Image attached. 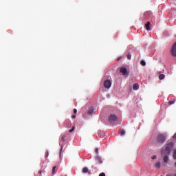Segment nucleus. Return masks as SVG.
<instances>
[{
    "mask_svg": "<svg viewBox=\"0 0 176 176\" xmlns=\"http://www.w3.org/2000/svg\"><path fill=\"white\" fill-rule=\"evenodd\" d=\"M161 166H162V164L160 163V162H156V164H155L156 168H160Z\"/></svg>",
    "mask_w": 176,
    "mask_h": 176,
    "instance_id": "9b49d317",
    "label": "nucleus"
},
{
    "mask_svg": "<svg viewBox=\"0 0 176 176\" xmlns=\"http://www.w3.org/2000/svg\"><path fill=\"white\" fill-rule=\"evenodd\" d=\"M164 78H166V76L164 74H160L159 75L160 80H163V79H164Z\"/></svg>",
    "mask_w": 176,
    "mask_h": 176,
    "instance_id": "f8f14e48",
    "label": "nucleus"
},
{
    "mask_svg": "<svg viewBox=\"0 0 176 176\" xmlns=\"http://www.w3.org/2000/svg\"><path fill=\"white\" fill-rule=\"evenodd\" d=\"M99 176H105V173H102L99 175Z\"/></svg>",
    "mask_w": 176,
    "mask_h": 176,
    "instance_id": "bb28decb",
    "label": "nucleus"
},
{
    "mask_svg": "<svg viewBox=\"0 0 176 176\" xmlns=\"http://www.w3.org/2000/svg\"><path fill=\"white\" fill-rule=\"evenodd\" d=\"M174 146V143L170 142L166 144V146L165 148V152L166 155H170L171 153V149H173V147Z\"/></svg>",
    "mask_w": 176,
    "mask_h": 176,
    "instance_id": "f03ea898",
    "label": "nucleus"
},
{
    "mask_svg": "<svg viewBox=\"0 0 176 176\" xmlns=\"http://www.w3.org/2000/svg\"><path fill=\"white\" fill-rule=\"evenodd\" d=\"M127 58H128V60H131V55L129 54L127 56Z\"/></svg>",
    "mask_w": 176,
    "mask_h": 176,
    "instance_id": "393cba45",
    "label": "nucleus"
},
{
    "mask_svg": "<svg viewBox=\"0 0 176 176\" xmlns=\"http://www.w3.org/2000/svg\"><path fill=\"white\" fill-rule=\"evenodd\" d=\"M49 156V152H47L45 154V157H47Z\"/></svg>",
    "mask_w": 176,
    "mask_h": 176,
    "instance_id": "c85d7f7f",
    "label": "nucleus"
},
{
    "mask_svg": "<svg viewBox=\"0 0 176 176\" xmlns=\"http://www.w3.org/2000/svg\"><path fill=\"white\" fill-rule=\"evenodd\" d=\"M173 159L176 160V149L173 152Z\"/></svg>",
    "mask_w": 176,
    "mask_h": 176,
    "instance_id": "aec40b11",
    "label": "nucleus"
},
{
    "mask_svg": "<svg viewBox=\"0 0 176 176\" xmlns=\"http://www.w3.org/2000/svg\"><path fill=\"white\" fill-rule=\"evenodd\" d=\"M120 74H122V75H126L127 74V69L126 67H122L120 69Z\"/></svg>",
    "mask_w": 176,
    "mask_h": 176,
    "instance_id": "423d86ee",
    "label": "nucleus"
},
{
    "mask_svg": "<svg viewBox=\"0 0 176 176\" xmlns=\"http://www.w3.org/2000/svg\"><path fill=\"white\" fill-rule=\"evenodd\" d=\"M171 54L173 57H176V42L174 43L172 50H171Z\"/></svg>",
    "mask_w": 176,
    "mask_h": 176,
    "instance_id": "39448f33",
    "label": "nucleus"
},
{
    "mask_svg": "<svg viewBox=\"0 0 176 176\" xmlns=\"http://www.w3.org/2000/svg\"><path fill=\"white\" fill-rule=\"evenodd\" d=\"M140 64L143 67H145L146 65V63H145V60H141Z\"/></svg>",
    "mask_w": 176,
    "mask_h": 176,
    "instance_id": "6ab92c4d",
    "label": "nucleus"
},
{
    "mask_svg": "<svg viewBox=\"0 0 176 176\" xmlns=\"http://www.w3.org/2000/svg\"><path fill=\"white\" fill-rule=\"evenodd\" d=\"M98 151H100V149H99L98 148H96L95 149V153H96L97 155H98Z\"/></svg>",
    "mask_w": 176,
    "mask_h": 176,
    "instance_id": "b1692460",
    "label": "nucleus"
},
{
    "mask_svg": "<svg viewBox=\"0 0 176 176\" xmlns=\"http://www.w3.org/2000/svg\"><path fill=\"white\" fill-rule=\"evenodd\" d=\"M98 133L100 138H104L105 137V132L104 131H98Z\"/></svg>",
    "mask_w": 176,
    "mask_h": 176,
    "instance_id": "6e6552de",
    "label": "nucleus"
},
{
    "mask_svg": "<svg viewBox=\"0 0 176 176\" xmlns=\"http://www.w3.org/2000/svg\"><path fill=\"white\" fill-rule=\"evenodd\" d=\"M111 86H112V82H111V80H106L104 82V87L106 89H109V87H111Z\"/></svg>",
    "mask_w": 176,
    "mask_h": 176,
    "instance_id": "20e7f679",
    "label": "nucleus"
},
{
    "mask_svg": "<svg viewBox=\"0 0 176 176\" xmlns=\"http://www.w3.org/2000/svg\"><path fill=\"white\" fill-rule=\"evenodd\" d=\"M95 160L97 162V163H98V164H102V160L101 159V157H100V156L97 155V156L95 157Z\"/></svg>",
    "mask_w": 176,
    "mask_h": 176,
    "instance_id": "0eeeda50",
    "label": "nucleus"
},
{
    "mask_svg": "<svg viewBox=\"0 0 176 176\" xmlns=\"http://www.w3.org/2000/svg\"><path fill=\"white\" fill-rule=\"evenodd\" d=\"M133 90H138L140 89V85L138 83H135L133 86Z\"/></svg>",
    "mask_w": 176,
    "mask_h": 176,
    "instance_id": "1a4fd4ad",
    "label": "nucleus"
},
{
    "mask_svg": "<svg viewBox=\"0 0 176 176\" xmlns=\"http://www.w3.org/2000/svg\"><path fill=\"white\" fill-rule=\"evenodd\" d=\"M82 173H83L84 174H86V173H89V168L85 167V168L82 169Z\"/></svg>",
    "mask_w": 176,
    "mask_h": 176,
    "instance_id": "ddd939ff",
    "label": "nucleus"
},
{
    "mask_svg": "<svg viewBox=\"0 0 176 176\" xmlns=\"http://www.w3.org/2000/svg\"><path fill=\"white\" fill-rule=\"evenodd\" d=\"M151 22H147V23L146 24V29L147 30V31H149V30H151Z\"/></svg>",
    "mask_w": 176,
    "mask_h": 176,
    "instance_id": "9d476101",
    "label": "nucleus"
},
{
    "mask_svg": "<svg viewBox=\"0 0 176 176\" xmlns=\"http://www.w3.org/2000/svg\"><path fill=\"white\" fill-rule=\"evenodd\" d=\"M173 138H176V133H175V135H173Z\"/></svg>",
    "mask_w": 176,
    "mask_h": 176,
    "instance_id": "2f4dec72",
    "label": "nucleus"
},
{
    "mask_svg": "<svg viewBox=\"0 0 176 176\" xmlns=\"http://www.w3.org/2000/svg\"><path fill=\"white\" fill-rule=\"evenodd\" d=\"M78 112V110L76 109H74V113L76 114Z\"/></svg>",
    "mask_w": 176,
    "mask_h": 176,
    "instance_id": "a878e982",
    "label": "nucleus"
},
{
    "mask_svg": "<svg viewBox=\"0 0 176 176\" xmlns=\"http://www.w3.org/2000/svg\"><path fill=\"white\" fill-rule=\"evenodd\" d=\"M174 102H175V101H169L168 102V105H173V104H174Z\"/></svg>",
    "mask_w": 176,
    "mask_h": 176,
    "instance_id": "4be33fe9",
    "label": "nucleus"
},
{
    "mask_svg": "<svg viewBox=\"0 0 176 176\" xmlns=\"http://www.w3.org/2000/svg\"><path fill=\"white\" fill-rule=\"evenodd\" d=\"M156 157H157L156 155H153V156L151 157V159L155 160V159H156Z\"/></svg>",
    "mask_w": 176,
    "mask_h": 176,
    "instance_id": "cd10ccee",
    "label": "nucleus"
},
{
    "mask_svg": "<svg viewBox=\"0 0 176 176\" xmlns=\"http://www.w3.org/2000/svg\"><path fill=\"white\" fill-rule=\"evenodd\" d=\"M72 119H75V118H76V116L74 115L72 116Z\"/></svg>",
    "mask_w": 176,
    "mask_h": 176,
    "instance_id": "c756f323",
    "label": "nucleus"
},
{
    "mask_svg": "<svg viewBox=\"0 0 176 176\" xmlns=\"http://www.w3.org/2000/svg\"><path fill=\"white\" fill-rule=\"evenodd\" d=\"M109 120L111 123H113L114 122H116V120H118V117L114 114H111L109 117Z\"/></svg>",
    "mask_w": 176,
    "mask_h": 176,
    "instance_id": "7ed1b4c3",
    "label": "nucleus"
},
{
    "mask_svg": "<svg viewBox=\"0 0 176 176\" xmlns=\"http://www.w3.org/2000/svg\"><path fill=\"white\" fill-rule=\"evenodd\" d=\"M164 162L165 163H168V155H165V156L164 157Z\"/></svg>",
    "mask_w": 176,
    "mask_h": 176,
    "instance_id": "4468645a",
    "label": "nucleus"
},
{
    "mask_svg": "<svg viewBox=\"0 0 176 176\" xmlns=\"http://www.w3.org/2000/svg\"><path fill=\"white\" fill-rule=\"evenodd\" d=\"M166 176H168V175H166Z\"/></svg>",
    "mask_w": 176,
    "mask_h": 176,
    "instance_id": "72a5a7b5",
    "label": "nucleus"
},
{
    "mask_svg": "<svg viewBox=\"0 0 176 176\" xmlns=\"http://www.w3.org/2000/svg\"><path fill=\"white\" fill-rule=\"evenodd\" d=\"M120 135H124V134H126V131H124V129H120Z\"/></svg>",
    "mask_w": 176,
    "mask_h": 176,
    "instance_id": "2eb2a0df",
    "label": "nucleus"
},
{
    "mask_svg": "<svg viewBox=\"0 0 176 176\" xmlns=\"http://www.w3.org/2000/svg\"><path fill=\"white\" fill-rule=\"evenodd\" d=\"M74 130H75V126H73V128L69 131V133H72Z\"/></svg>",
    "mask_w": 176,
    "mask_h": 176,
    "instance_id": "5701e85b",
    "label": "nucleus"
},
{
    "mask_svg": "<svg viewBox=\"0 0 176 176\" xmlns=\"http://www.w3.org/2000/svg\"><path fill=\"white\" fill-rule=\"evenodd\" d=\"M57 166H54L52 168V174H56V171H57Z\"/></svg>",
    "mask_w": 176,
    "mask_h": 176,
    "instance_id": "dca6fc26",
    "label": "nucleus"
},
{
    "mask_svg": "<svg viewBox=\"0 0 176 176\" xmlns=\"http://www.w3.org/2000/svg\"><path fill=\"white\" fill-rule=\"evenodd\" d=\"M66 137L67 136L65 135H63L61 138H60V141H63L64 142V141H65Z\"/></svg>",
    "mask_w": 176,
    "mask_h": 176,
    "instance_id": "a211bd4d",
    "label": "nucleus"
},
{
    "mask_svg": "<svg viewBox=\"0 0 176 176\" xmlns=\"http://www.w3.org/2000/svg\"><path fill=\"white\" fill-rule=\"evenodd\" d=\"M93 112H94V110L93 109H90L88 111L89 115H93Z\"/></svg>",
    "mask_w": 176,
    "mask_h": 176,
    "instance_id": "f3484780",
    "label": "nucleus"
},
{
    "mask_svg": "<svg viewBox=\"0 0 176 176\" xmlns=\"http://www.w3.org/2000/svg\"><path fill=\"white\" fill-rule=\"evenodd\" d=\"M156 141L157 144H164V142H166V135L162 133L158 134L156 138Z\"/></svg>",
    "mask_w": 176,
    "mask_h": 176,
    "instance_id": "f257e3e1",
    "label": "nucleus"
},
{
    "mask_svg": "<svg viewBox=\"0 0 176 176\" xmlns=\"http://www.w3.org/2000/svg\"><path fill=\"white\" fill-rule=\"evenodd\" d=\"M38 174H39L40 175H42V170H40V171L38 172Z\"/></svg>",
    "mask_w": 176,
    "mask_h": 176,
    "instance_id": "7c9ffc66",
    "label": "nucleus"
},
{
    "mask_svg": "<svg viewBox=\"0 0 176 176\" xmlns=\"http://www.w3.org/2000/svg\"><path fill=\"white\" fill-rule=\"evenodd\" d=\"M63 149H64V146H61L60 155H61V153H63V152H64V151Z\"/></svg>",
    "mask_w": 176,
    "mask_h": 176,
    "instance_id": "412c9836",
    "label": "nucleus"
},
{
    "mask_svg": "<svg viewBox=\"0 0 176 176\" xmlns=\"http://www.w3.org/2000/svg\"><path fill=\"white\" fill-rule=\"evenodd\" d=\"M175 166L176 167V162L175 163Z\"/></svg>",
    "mask_w": 176,
    "mask_h": 176,
    "instance_id": "473e14b6",
    "label": "nucleus"
}]
</instances>
